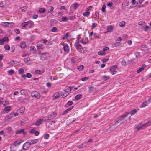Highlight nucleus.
Segmentation results:
<instances>
[{
  "mask_svg": "<svg viewBox=\"0 0 151 151\" xmlns=\"http://www.w3.org/2000/svg\"><path fill=\"white\" fill-rule=\"evenodd\" d=\"M137 112V111L136 109H133L130 112V114L131 115H134Z\"/></svg>",
  "mask_w": 151,
  "mask_h": 151,
  "instance_id": "nucleus-35",
  "label": "nucleus"
},
{
  "mask_svg": "<svg viewBox=\"0 0 151 151\" xmlns=\"http://www.w3.org/2000/svg\"><path fill=\"white\" fill-rule=\"evenodd\" d=\"M4 48L6 50H9L10 49V47L8 45H7L4 46Z\"/></svg>",
  "mask_w": 151,
  "mask_h": 151,
  "instance_id": "nucleus-53",
  "label": "nucleus"
},
{
  "mask_svg": "<svg viewBox=\"0 0 151 151\" xmlns=\"http://www.w3.org/2000/svg\"><path fill=\"white\" fill-rule=\"evenodd\" d=\"M103 77L104 78V80L105 81L107 80L109 78V76H103Z\"/></svg>",
  "mask_w": 151,
  "mask_h": 151,
  "instance_id": "nucleus-57",
  "label": "nucleus"
},
{
  "mask_svg": "<svg viewBox=\"0 0 151 151\" xmlns=\"http://www.w3.org/2000/svg\"><path fill=\"white\" fill-rule=\"evenodd\" d=\"M68 19H69L68 18L66 17H63L62 18V21L63 22H67L68 21Z\"/></svg>",
  "mask_w": 151,
  "mask_h": 151,
  "instance_id": "nucleus-31",
  "label": "nucleus"
},
{
  "mask_svg": "<svg viewBox=\"0 0 151 151\" xmlns=\"http://www.w3.org/2000/svg\"><path fill=\"white\" fill-rule=\"evenodd\" d=\"M30 60V59L29 58H25L24 59V61L25 62H27Z\"/></svg>",
  "mask_w": 151,
  "mask_h": 151,
  "instance_id": "nucleus-54",
  "label": "nucleus"
},
{
  "mask_svg": "<svg viewBox=\"0 0 151 151\" xmlns=\"http://www.w3.org/2000/svg\"><path fill=\"white\" fill-rule=\"evenodd\" d=\"M49 134H46L44 137V138L45 139H47L49 137Z\"/></svg>",
  "mask_w": 151,
  "mask_h": 151,
  "instance_id": "nucleus-59",
  "label": "nucleus"
},
{
  "mask_svg": "<svg viewBox=\"0 0 151 151\" xmlns=\"http://www.w3.org/2000/svg\"><path fill=\"white\" fill-rule=\"evenodd\" d=\"M63 48L65 52H66L67 53L69 52V46L67 44H64L63 45Z\"/></svg>",
  "mask_w": 151,
  "mask_h": 151,
  "instance_id": "nucleus-6",
  "label": "nucleus"
},
{
  "mask_svg": "<svg viewBox=\"0 0 151 151\" xmlns=\"http://www.w3.org/2000/svg\"><path fill=\"white\" fill-rule=\"evenodd\" d=\"M71 90V87L70 86L68 87V88H67L65 89L63 91H65V92L68 93H69L70 92V91Z\"/></svg>",
  "mask_w": 151,
  "mask_h": 151,
  "instance_id": "nucleus-15",
  "label": "nucleus"
},
{
  "mask_svg": "<svg viewBox=\"0 0 151 151\" xmlns=\"http://www.w3.org/2000/svg\"><path fill=\"white\" fill-rule=\"evenodd\" d=\"M28 142L29 143V144H30V145H31L32 144H35L33 140H29V141H28Z\"/></svg>",
  "mask_w": 151,
  "mask_h": 151,
  "instance_id": "nucleus-56",
  "label": "nucleus"
},
{
  "mask_svg": "<svg viewBox=\"0 0 151 151\" xmlns=\"http://www.w3.org/2000/svg\"><path fill=\"white\" fill-rule=\"evenodd\" d=\"M90 14L89 12H86L83 14V15L85 16H88Z\"/></svg>",
  "mask_w": 151,
  "mask_h": 151,
  "instance_id": "nucleus-43",
  "label": "nucleus"
},
{
  "mask_svg": "<svg viewBox=\"0 0 151 151\" xmlns=\"http://www.w3.org/2000/svg\"><path fill=\"white\" fill-rule=\"evenodd\" d=\"M130 114V113H128L127 114H124L121 116L122 119H123L125 122L124 123H128L130 121V116L129 115Z\"/></svg>",
  "mask_w": 151,
  "mask_h": 151,
  "instance_id": "nucleus-2",
  "label": "nucleus"
},
{
  "mask_svg": "<svg viewBox=\"0 0 151 151\" xmlns=\"http://www.w3.org/2000/svg\"><path fill=\"white\" fill-rule=\"evenodd\" d=\"M25 43L24 42H22L20 43V46L22 48H25Z\"/></svg>",
  "mask_w": 151,
  "mask_h": 151,
  "instance_id": "nucleus-21",
  "label": "nucleus"
},
{
  "mask_svg": "<svg viewBox=\"0 0 151 151\" xmlns=\"http://www.w3.org/2000/svg\"><path fill=\"white\" fill-rule=\"evenodd\" d=\"M84 68V66L83 65H81L80 66L78 67V69L79 71H82Z\"/></svg>",
  "mask_w": 151,
  "mask_h": 151,
  "instance_id": "nucleus-38",
  "label": "nucleus"
},
{
  "mask_svg": "<svg viewBox=\"0 0 151 151\" xmlns=\"http://www.w3.org/2000/svg\"><path fill=\"white\" fill-rule=\"evenodd\" d=\"M53 117L50 114L47 115L46 116L44 117V121L46 122L47 121L52 119L53 118Z\"/></svg>",
  "mask_w": 151,
  "mask_h": 151,
  "instance_id": "nucleus-7",
  "label": "nucleus"
},
{
  "mask_svg": "<svg viewBox=\"0 0 151 151\" xmlns=\"http://www.w3.org/2000/svg\"><path fill=\"white\" fill-rule=\"evenodd\" d=\"M144 30L145 31H147L148 30L150 31V28L148 26H146L144 28Z\"/></svg>",
  "mask_w": 151,
  "mask_h": 151,
  "instance_id": "nucleus-40",
  "label": "nucleus"
},
{
  "mask_svg": "<svg viewBox=\"0 0 151 151\" xmlns=\"http://www.w3.org/2000/svg\"><path fill=\"white\" fill-rule=\"evenodd\" d=\"M97 25V24L95 23H93L92 24V28L94 29Z\"/></svg>",
  "mask_w": 151,
  "mask_h": 151,
  "instance_id": "nucleus-49",
  "label": "nucleus"
},
{
  "mask_svg": "<svg viewBox=\"0 0 151 151\" xmlns=\"http://www.w3.org/2000/svg\"><path fill=\"white\" fill-rule=\"evenodd\" d=\"M26 92L25 90L22 89L20 91V93L22 95H25Z\"/></svg>",
  "mask_w": 151,
  "mask_h": 151,
  "instance_id": "nucleus-30",
  "label": "nucleus"
},
{
  "mask_svg": "<svg viewBox=\"0 0 151 151\" xmlns=\"http://www.w3.org/2000/svg\"><path fill=\"white\" fill-rule=\"evenodd\" d=\"M129 5V2H125L124 4H122L121 5V7L122 8H123L124 6H128Z\"/></svg>",
  "mask_w": 151,
  "mask_h": 151,
  "instance_id": "nucleus-26",
  "label": "nucleus"
},
{
  "mask_svg": "<svg viewBox=\"0 0 151 151\" xmlns=\"http://www.w3.org/2000/svg\"><path fill=\"white\" fill-rule=\"evenodd\" d=\"M98 54L99 55H104L105 53L103 51H100L98 52Z\"/></svg>",
  "mask_w": 151,
  "mask_h": 151,
  "instance_id": "nucleus-28",
  "label": "nucleus"
},
{
  "mask_svg": "<svg viewBox=\"0 0 151 151\" xmlns=\"http://www.w3.org/2000/svg\"><path fill=\"white\" fill-rule=\"evenodd\" d=\"M82 96L81 94H79L76 96L75 97V99L78 100L82 98Z\"/></svg>",
  "mask_w": 151,
  "mask_h": 151,
  "instance_id": "nucleus-20",
  "label": "nucleus"
},
{
  "mask_svg": "<svg viewBox=\"0 0 151 151\" xmlns=\"http://www.w3.org/2000/svg\"><path fill=\"white\" fill-rule=\"evenodd\" d=\"M19 73L21 74L24 72V70L23 68H21L19 69L18 71Z\"/></svg>",
  "mask_w": 151,
  "mask_h": 151,
  "instance_id": "nucleus-44",
  "label": "nucleus"
},
{
  "mask_svg": "<svg viewBox=\"0 0 151 151\" xmlns=\"http://www.w3.org/2000/svg\"><path fill=\"white\" fill-rule=\"evenodd\" d=\"M88 78L86 77H84V78H82L81 80L83 81H85L88 79Z\"/></svg>",
  "mask_w": 151,
  "mask_h": 151,
  "instance_id": "nucleus-58",
  "label": "nucleus"
},
{
  "mask_svg": "<svg viewBox=\"0 0 151 151\" xmlns=\"http://www.w3.org/2000/svg\"><path fill=\"white\" fill-rule=\"evenodd\" d=\"M135 55L136 58L137 59L138 58V57L140 56V53L139 52H136L135 53Z\"/></svg>",
  "mask_w": 151,
  "mask_h": 151,
  "instance_id": "nucleus-46",
  "label": "nucleus"
},
{
  "mask_svg": "<svg viewBox=\"0 0 151 151\" xmlns=\"http://www.w3.org/2000/svg\"><path fill=\"white\" fill-rule=\"evenodd\" d=\"M125 122L123 119H122L121 117L117 121H116L114 124L112 125L110 127V128L113 129L115 128L120 125L123 123H124Z\"/></svg>",
  "mask_w": 151,
  "mask_h": 151,
  "instance_id": "nucleus-1",
  "label": "nucleus"
},
{
  "mask_svg": "<svg viewBox=\"0 0 151 151\" xmlns=\"http://www.w3.org/2000/svg\"><path fill=\"white\" fill-rule=\"evenodd\" d=\"M11 24V25H13L14 24L13 22H3L2 23V25L3 26H8V24Z\"/></svg>",
  "mask_w": 151,
  "mask_h": 151,
  "instance_id": "nucleus-13",
  "label": "nucleus"
},
{
  "mask_svg": "<svg viewBox=\"0 0 151 151\" xmlns=\"http://www.w3.org/2000/svg\"><path fill=\"white\" fill-rule=\"evenodd\" d=\"M60 96V95H58L57 96H54V95H53V99L55 100L56 99H58V98H59Z\"/></svg>",
  "mask_w": 151,
  "mask_h": 151,
  "instance_id": "nucleus-45",
  "label": "nucleus"
},
{
  "mask_svg": "<svg viewBox=\"0 0 151 151\" xmlns=\"http://www.w3.org/2000/svg\"><path fill=\"white\" fill-rule=\"evenodd\" d=\"M32 76V75L29 73H28L26 74V77L27 78H30Z\"/></svg>",
  "mask_w": 151,
  "mask_h": 151,
  "instance_id": "nucleus-48",
  "label": "nucleus"
},
{
  "mask_svg": "<svg viewBox=\"0 0 151 151\" xmlns=\"http://www.w3.org/2000/svg\"><path fill=\"white\" fill-rule=\"evenodd\" d=\"M23 140L22 139L17 140L13 144V145H14L16 146L18 145H19L20 143L23 142Z\"/></svg>",
  "mask_w": 151,
  "mask_h": 151,
  "instance_id": "nucleus-9",
  "label": "nucleus"
},
{
  "mask_svg": "<svg viewBox=\"0 0 151 151\" xmlns=\"http://www.w3.org/2000/svg\"><path fill=\"white\" fill-rule=\"evenodd\" d=\"M29 23V22L28 21L24 22L22 24V26L23 27H25L28 25Z\"/></svg>",
  "mask_w": 151,
  "mask_h": 151,
  "instance_id": "nucleus-24",
  "label": "nucleus"
},
{
  "mask_svg": "<svg viewBox=\"0 0 151 151\" xmlns=\"http://www.w3.org/2000/svg\"><path fill=\"white\" fill-rule=\"evenodd\" d=\"M30 146L31 145L28 142H27L23 145V149L24 150H27L29 149Z\"/></svg>",
  "mask_w": 151,
  "mask_h": 151,
  "instance_id": "nucleus-5",
  "label": "nucleus"
},
{
  "mask_svg": "<svg viewBox=\"0 0 151 151\" xmlns=\"http://www.w3.org/2000/svg\"><path fill=\"white\" fill-rule=\"evenodd\" d=\"M86 144H81L80 145H79L78 146H77V147L79 148H82L86 146Z\"/></svg>",
  "mask_w": 151,
  "mask_h": 151,
  "instance_id": "nucleus-29",
  "label": "nucleus"
},
{
  "mask_svg": "<svg viewBox=\"0 0 151 151\" xmlns=\"http://www.w3.org/2000/svg\"><path fill=\"white\" fill-rule=\"evenodd\" d=\"M121 64L124 66L126 65V63L125 61L124 60H122L121 62Z\"/></svg>",
  "mask_w": 151,
  "mask_h": 151,
  "instance_id": "nucleus-50",
  "label": "nucleus"
},
{
  "mask_svg": "<svg viewBox=\"0 0 151 151\" xmlns=\"http://www.w3.org/2000/svg\"><path fill=\"white\" fill-rule=\"evenodd\" d=\"M132 61H133V62L134 63H137V59H136L135 58H134L133 59L131 60H128V63L130 64L131 63Z\"/></svg>",
  "mask_w": 151,
  "mask_h": 151,
  "instance_id": "nucleus-17",
  "label": "nucleus"
},
{
  "mask_svg": "<svg viewBox=\"0 0 151 151\" xmlns=\"http://www.w3.org/2000/svg\"><path fill=\"white\" fill-rule=\"evenodd\" d=\"M117 67V65H115L112 66L109 69L110 72L111 73L113 71L115 70Z\"/></svg>",
  "mask_w": 151,
  "mask_h": 151,
  "instance_id": "nucleus-10",
  "label": "nucleus"
},
{
  "mask_svg": "<svg viewBox=\"0 0 151 151\" xmlns=\"http://www.w3.org/2000/svg\"><path fill=\"white\" fill-rule=\"evenodd\" d=\"M43 45L42 44H38L37 45V47L38 50L42 49Z\"/></svg>",
  "mask_w": 151,
  "mask_h": 151,
  "instance_id": "nucleus-19",
  "label": "nucleus"
},
{
  "mask_svg": "<svg viewBox=\"0 0 151 151\" xmlns=\"http://www.w3.org/2000/svg\"><path fill=\"white\" fill-rule=\"evenodd\" d=\"M151 123V121L150 122H147L145 124L141 126H137L136 128L138 130H140L141 129H142L143 128L146 127H147L149 126L150 124Z\"/></svg>",
  "mask_w": 151,
  "mask_h": 151,
  "instance_id": "nucleus-4",
  "label": "nucleus"
},
{
  "mask_svg": "<svg viewBox=\"0 0 151 151\" xmlns=\"http://www.w3.org/2000/svg\"><path fill=\"white\" fill-rule=\"evenodd\" d=\"M68 33L67 32L66 33L65 35L62 37V39L63 40L66 39L68 37Z\"/></svg>",
  "mask_w": 151,
  "mask_h": 151,
  "instance_id": "nucleus-37",
  "label": "nucleus"
},
{
  "mask_svg": "<svg viewBox=\"0 0 151 151\" xmlns=\"http://www.w3.org/2000/svg\"><path fill=\"white\" fill-rule=\"evenodd\" d=\"M44 120L42 119H40L37 120L35 122V125L36 126H39L41 124Z\"/></svg>",
  "mask_w": 151,
  "mask_h": 151,
  "instance_id": "nucleus-8",
  "label": "nucleus"
},
{
  "mask_svg": "<svg viewBox=\"0 0 151 151\" xmlns=\"http://www.w3.org/2000/svg\"><path fill=\"white\" fill-rule=\"evenodd\" d=\"M11 107L10 106H8L5 107L4 108V110L5 111L8 112L10 110Z\"/></svg>",
  "mask_w": 151,
  "mask_h": 151,
  "instance_id": "nucleus-22",
  "label": "nucleus"
},
{
  "mask_svg": "<svg viewBox=\"0 0 151 151\" xmlns=\"http://www.w3.org/2000/svg\"><path fill=\"white\" fill-rule=\"evenodd\" d=\"M8 73L9 74L12 75L14 73V71L13 70L11 69L8 71Z\"/></svg>",
  "mask_w": 151,
  "mask_h": 151,
  "instance_id": "nucleus-34",
  "label": "nucleus"
},
{
  "mask_svg": "<svg viewBox=\"0 0 151 151\" xmlns=\"http://www.w3.org/2000/svg\"><path fill=\"white\" fill-rule=\"evenodd\" d=\"M131 3L132 5L134 6H134L136 5V1L135 0H132L131 1Z\"/></svg>",
  "mask_w": 151,
  "mask_h": 151,
  "instance_id": "nucleus-52",
  "label": "nucleus"
},
{
  "mask_svg": "<svg viewBox=\"0 0 151 151\" xmlns=\"http://www.w3.org/2000/svg\"><path fill=\"white\" fill-rule=\"evenodd\" d=\"M73 104V102L71 101H70L67 102L66 104L65 105V107H67L68 106H70L72 105Z\"/></svg>",
  "mask_w": 151,
  "mask_h": 151,
  "instance_id": "nucleus-18",
  "label": "nucleus"
},
{
  "mask_svg": "<svg viewBox=\"0 0 151 151\" xmlns=\"http://www.w3.org/2000/svg\"><path fill=\"white\" fill-rule=\"evenodd\" d=\"M54 9V8L52 6H50V8L49 9L50 11H49L48 12V13L50 12H52Z\"/></svg>",
  "mask_w": 151,
  "mask_h": 151,
  "instance_id": "nucleus-61",
  "label": "nucleus"
},
{
  "mask_svg": "<svg viewBox=\"0 0 151 151\" xmlns=\"http://www.w3.org/2000/svg\"><path fill=\"white\" fill-rule=\"evenodd\" d=\"M147 102L146 101H145L144 102H143L142 103L141 107H144L145 106H146L147 105Z\"/></svg>",
  "mask_w": 151,
  "mask_h": 151,
  "instance_id": "nucleus-33",
  "label": "nucleus"
},
{
  "mask_svg": "<svg viewBox=\"0 0 151 151\" xmlns=\"http://www.w3.org/2000/svg\"><path fill=\"white\" fill-rule=\"evenodd\" d=\"M38 15L37 14H35L33 16L32 18L34 19H35L37 18V17H38Z\"/></svg>",
  "mask_w": 151,
  "mask_h": 151,
  "instance_id": "nucleus-64",
  "label": "nucleus"
},
{
  "mask_svg": "<svg viewBox=\"0 0 151 151\" xmlns=\"http://www.w3.org/2000/svg\"><path fill=\"white\" fill-rule=\"evenodd\" d=\"M2 40L4 42L8 41V37H6L4 38Z\"/></svg>",
  "mask_w": 151,
  "mask_h": 151,
  "instance_id": "nucleus-55",
  "label": "nucleus"
},
{
  "mask_svg": "<svg viewBox=\"0 0 151 151\" xmlns=\"http://www.w3.org/2000/svg\"><path fill=\"white\" fill-rule=\"evenodd\" d=\"M31 96L32 97H35L37 99H39L40 97V93L37 91H34L31 93Z\"/></svg>",
  "mask_w": 151,
  "mask_h": 151,
  "instance_id": "nucleus-3",
  "label": "nucleus"
},
{
  "mask_svg": "<svg viewBox=\"0 0 151 151\" xmlns=\"http://www.w3.org/2000/svg\"><path fill=\"white\" fill-rule=\"evenodd\" d=\"M95 14L96 16L97 17V18L98 19L99 17V12L96 11L95 12Z\"/></svg>",
  "mask_w": 151,
  "mask_h": 151,
  "instance_id": "nucleus-60",
  "label": "nucleus"
},
{
  "mask_svg": "<svg viewBox=\"0 0 151 151\" xmlns=\"http://www.w3.org/2000/svg\"><path fill=\"white\" fill-rule=\"evenodd\" d=\"M93 36L95 38H99V36L96 34V33H94L93 34Z\"/></svg>",
  "mask_w": 151,
  "mask_h": 151,
  "instance_id": "nucleus-63",
  "label": "nucleus"
},
{
  "mask_svg": "<svg viewBox=\"0 0 151 151\" xmlns=\"http://www.w3.org/2000/svg\"><path fill=\"white\" fill-rule=\"evenodd\" d=\"M113 4L112 2L108 3L107 4V6H108L109 7H110L111 9V7H113Z\"/></svg>",
  "mask_w": 151,
  "mask_h": 151,
  "instance_id": "nucleus-27",
  "label": "nucleus"
},
{
  "mask_svg": "<svg viewBox=\"0 0 151 151\" xmlns=\"http://www.w3.org/2000/svg\"><path fill=\"white\" fill-rule=\"evenodd\" d=\"M57 29L56 27H53L51 29V31L52 32H55L57 31Z\"/></svg>",
  "mask_w": 151,
  "mask_h": 151,
  "instance_id": "nucleus-47",
  "label": "nucleus"
},
{
  "mask_svg": "<svg viewBox=\"0 0 151 151\" xmlns=\"http://www.w3.org/2000/svg\"><path fill=\"white\" fill-rule=\"evenodd\" d=\"M144 70L143 67H141L137 70V73H139L142 72Z\"/></svg>",
  "mask_w": 151,
  "mask_h": 151,
  "instance_id": "nucleus-42",
  "label": "nucleus"
},
{
  "mask_svg": "<svg viewBox=\"0 0 151 151\" xmlns=\"http://www.w3.org/2000/svg\"><path fill=\"white\" fill-rule=\"evenodd\" d=\"M46 53H43L41 54V56H40V58L42 60H44L46 58L45 54Z\"/></svg>",
  "mask_w": 151,
  "mask_h": 151,
  "instance_id": "nucleus-16",
  "label": "nucleus"
},
{
  "mask_svg": "<svg viewBox=\"0 0 151 151\" xmlns=\"http://www.w3.org/2000/svg\"><path fill=\"white\" fill-rule=\"evenodd\" d=\"M23 129H21L20 130H17L16 132V134H20L23 131Z\"/></svg>",
  "mask_w": 151,
  "mask_h": 151,
  "instance_id": "nucleus-36",
  "label": "nucleus"
},
{
  "mask_svg": "<svg viewBox=\"0 0 151 151\" xmlns=\"http://www.w3.org/2000/svg\"><path fill=\"white\" fill-rule=\"evenodd\" d=\"M73 107L74 106H73L71 107L68 108L62 113V115H64L66 113H67L69 111L71 110Z\"/></svg>",
  "mask_w": 151,
  "mask_h": 151,
  "instance_id": "nucleus-12",
  "label": "nucleus"
},
{
  "mask_svg": "<svg viewBox=\"0 0 151 151\" xmlns=\"http://www.w3.org/2000/svg\"><path fill=\"white\" fill-rule=\"evenodd\" d=\"M14 31H15V32H16V33L17 34H19L20 33V31L18 29H16L14 30Z\"/></svg>",
  "mask_w": 151,
  "mask_h": 151,
  "instance_id": "nucleus-62",
  "label": "nucleus"
},
{
  "mask_svg": "<svg viewBox=\"0 0 151 151\" xmlns=\"http://www.w3.org/2000/svg\"><path fill=\"white\" fill-rule=\"evenodd\" d=\"M113 27L112 26H108L107 27V30L108 32H111L112 31Z\"/></svg>",
  "mask_w": 151,
  "mask_h": 151,
  "instance_id": "nucleus-23",
  "label": "nucleus"
},
{
  "mask_svg": "<svg viewBox=\"0 0 151 151\" xmlns=\"http://www.w3.org/2000/svg\"><path fill=\"white\" fill-rule=\"evenodd\" d=\"M73 5L74 6V8L75 9H76L78 7L79 4L78 3H76L73 4Z\"/></svg>",
  "mask_w": 151,
  "mask_h": 151,
  "instance_id": "nucleus-41",
  "label": "nucleus"
},
{
  "mask_svg": "<svg viewBox=\"0 0 151 151\" xmlns=\"http://www.w3.org/2000/svg\"><path fill=\"white\" fill-rule=\"evenodd\" d=\"M55 122L53 121H50L48 122V123L50 125H52L55 124Z\"/></svg>",
  "mask_w": 151,
  "mask_h": 151,
  "instance_id": "nucleus-51",
  "label": "nucleus"
},
{
  "mask_svg": "<svg viewBox=\"0 0 151 151\" xmlns=\"http://www.w3.org/2000/svg\"><path fill=\"white\" fill-rule=\"evenodd\" d=\"M106 8V6L105 4H104L102 8V11L103 12H106V10H105V8Z\"/></svg>",
  "mask_w": 151,
  "mask_h": 151,
  "instance_id": "nucleus-25",
  "label": "nucleus"
},
{
  "mask_svg": "<svg viewBox=\"0 0 151 151\" xmlns=\"http://www.w3.org/2000/svg\"><path fill=\"white\" fill-rule=\"evenodd\" d=\"M125 22L124 21H122L120 22L119 25L121 27H123L125 25Z\"/></svg>",
  "mask_w": 151,
  "mask_h": 151,
  "instance_id": "nucleus-32",
  "label": "nucleus"
},
{
  "mask_svg": "<svg viewBox=\"0 0 151 151\" xmlns=\"http://www.w3.org/2000/svg\"><path fill=\"white\" fill-rule=\"evenodd\" d=\"M68 93H67L65 92V91H62L61 93V95L63 98L66 97L68 94Z\"/></svg>",
  "mask_w": 151,
  "mask_h": 151,
  "instance_id": "nucleus-14",
  "label": "nucleus"
},
{
  "mask_svg": "<svg viewBox=\"0 0 151 151\" xmlns=\"http://www.w3.org/2000/svg\"><path fill=\"white\" fill-rule=\"evenodd\" d=\"M45 8H40V9L39 10V12L40 13H43L45 12Z\"/></svg>",
  "mask_w": 151,
  "mask_h": 151,
  "instance_id": "nucleus-39",
  "label": "nucleus"
},
{
  "mask_svg": "<svg viewBox=\"0 0 151 151\" xmlns=\"http://www.w3.org/2000/svg\"><path fill=\"white\" fill-rule=\"evenodd\" d=\"M79 42L78 41L76 43L75 45L76 46V49H83V48L82 47L81 45L79 44Z\"/></svg>",
  "mask_w": 151,
  "mask_h": 151,
  "instance_id": "nucleus-11",
  "label": "nucleus"
}]
</instances>
